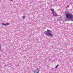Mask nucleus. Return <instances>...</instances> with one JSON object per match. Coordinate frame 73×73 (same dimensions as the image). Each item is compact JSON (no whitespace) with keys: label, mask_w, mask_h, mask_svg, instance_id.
Instances as JSON below:
<instances>
[{"label":"nucleus","mask_w":73,"mask_h":73,"mask_svg":"<svg viewBox=\"0 0 73 73\" xmlns=\"http://www.w3.org/2000/svg\"><path fill=\"white\" fill-rule=\"evenodd\" d=\"M11 1V0H10Z\"/></svg>","instance_id":"f8f14e48"},{"label":"nucleus","mask_w":73,"mask_h":73,"mask_svg":"<svg viewBox=\"0 0 73 73\" xmlns=\"http://www.w3.org/2000/svg\"><path fill=\"white\" fill-rule=\"evenodd\" d=\"M0 50H1V46L0 45Z\"/></svg>","instance_id":"9d476101"},{"label":"nucleus","mask_w":73,"mask_h":73,"mask_svg":"<svg viewBox=\"0 0 73 73\" xmlns=\"http://www.w3.org/2000/svg\"><path fill=\"white\" fill-rule=\"evenodd\" d=\"M22 18H23V19H25V16H23L22 17Z\"/></svg>","instance_id":"6e6552de"},{"label":"nucleus","mask_w":73,"mask_h":73,"mask_svg":"<svg viewBox=\"0 0 73 73\" xmlns=\"http://www.w3.org/2000/svg\"><path fill=\"white\" fill-rule=\"evenodd\" d=\"M0 57H1V56H0Z\"/></svg>","instance_id":"9b49d317"},{"label":"nucleus","mask_w":73,"mask_h":73,"mask_svg":"<svg viewBox=\"0 0 73 73\" xmlns=\"http://www.w3.org/2000/svg\"><path fill=\"white\" fill-rule=\"evenodd\" d=\"M54 9H51V11L52 12V13H53V15H54Z\"/></svg>","instance_id":"20e7f679"},{"label":"nucleus","mask_w":73,"mask_h":73,"mask_svg":"<svg viewBox=\"0 0 73 73\" xmlns=\"http://www.w3.org/2000/svg\"><path fill=\"white\" fill-rule=\"evenodd\" d=\"M34 73H39L40 70L38 69H35L33 71Z\"/></svg>","instance_id":"7ed1b4c3"},{"label":"nucleus","mask_w":73,"mask_h":73,"mask_svg":"<svg viewBox=\"0 0 73 73\" xmlns=\"http://www.w3.org/2000/svg\"><path fill=\"white\" fill-rule=\"evenodd\" d=\"M58 66H59V65L58 64L57 65V66L55 67V68H57V67H58Z\"/></svg>","instance_id":"0eeeda50"},{"label":"nucleus","mask_w":73,"mask_h":73,"mask_svg":"<svg viewBox=\"0 0 73 73\" xmlns=\"http://www.w3.org/2000/svg\"><path fill=\"white\" fill-rule=\"evenodd\" d=\"M66 17L68 19H67V20H68L69 19H70L71 21H73V14H66Z\"/></svg>","instance_id":"f257e3e1"},{"label":"nucleus","mask_w":73,"mask_h":73,"mask_svg":"<svg viewBox=\"0 0 73 73\" xmlns=\"http://www.w3.org/2000/svg\"><path fill=\"white\" fill-rule=\"evenodd\" d=\"M53 15L54 16H58V14L56 15H55L54 14H54H53Z\"/></svg>","instance_id":"39448f33"},{"label":"nucleus","mask_w":73,"mask_h":73,"mask_svg":"<svg viewBox=\"0 0 73 73\" xmlns=\"http://www.w3.org/2000/svg\"><path fill=\"white\" fill-rule=\"evenodd\" d=\"M45 34L47 36H49L50 37H52L53 35L51 33V31L49 30H47L45 31Z\"/></svg>","instance_id":"f03ea898"},{"label":"nucleus","mask_w":73,"mask_h":73,"mask_svg":"<svg viewBox=\"0 0 73 73\" xmlns=\"http://www.w3.org/2000/svg\"><path fill=\"white\" fill-rule=\"evenodd\" d=\"M2 25H5V24L4 23H2Z\"/></svg>","instance_id":"1a4fd4ad"},{"label":"nucleus","mask_w":73,"mask_h":73,"mask_svg":"<svg viewBox=\"0 0 73 73\" xmlns=\"http://www.w3.org/2000/svg\"><path fill=\"white\" fill-rule=\"evenodd\" d=\"M9 23H7L6 24H5V25H9Z\"/></svg>","instance_id":"423d86ee"}]
</instances>
